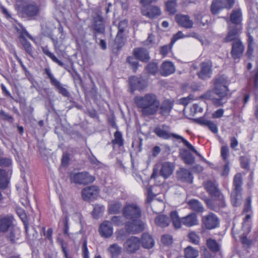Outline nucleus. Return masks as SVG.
<instances>
[{
  "label": "nucleus",
  "instance_id": "nucleus-1",
  "mask_svg": "<svg viewBox=\"0 0 258 258\" xmlns=\"http://www.w3.org/2000/svg\"><path fill=\"white\" fill-rule=\"evenodd\" d=\"M134 102L142 115L144 117L155 115L159 110L160 101L154 93H149L144 96H136L134 98Z\"/></svg>",
  "mask_w": 258,
  "mask_h": 258
},
{
  "label": "nucleus",
  "instance_id": "nucleus-2",
  "mask_svg": "<svg viewBox=\"0 0 258 258\" xmlns=\"http://www.w3.org/2000/svg\"><path fill=\"white\" fill-rule=\"evenodd\" d=\"M170 131V127L169 125L162 124L161 126L156 127L154 130L153 132L158 137L164 140H168L171 138H174L177 140H180L181 141L187 148L192 151L197 156H201L200 154L195 149L194 147L191 145L187 140L177 134L171 133Z\"/></svg>",
  "mask_w": 258,
  "mask_h": 258
},
{
  "label": "nucleus",
  "instance_id": "nucleus-3",
  "mask_svg": "<svg viewBox=\"0 0 258 258\" xmlns=\"http://www.w3.org/2000/svg\"><path fill=\"white\" fill-rule=\"evenodd\" d=\"M234 189L231 194V201L232 204L234 207L240 205L241 203V185L242 184V178L240 174H236L233 181Z\"/></svg>",
  "mask_w": 258,
  "mask_h": 258
},
{
  "label": "nucleus",
  "instance_id": "nucleus-4",
  "mask_svg": "<svg viewBox=\"0 0 258 258\" xmlns=\"http://www.w3.org/2000/svg\"><path fill=\"white\" fill-rule=\"evenodd\" d=\"M91 28L93 31L94 37L97 34H103L105 31V25L103 17L101 13H96L92 16Z\"/></svg>",
  "mask_w": 258,
  "mask_h": 258
},
{
  "label": "nucleus",
  "instance_id": "nucleus-5",
  "mask_svg": "<svg viewBox=\"0 0 258 258\" xmlns=\"http://www.w3.org/2000/svg\"><path fill=\"white\" fill-rule=\"evenodd\" d=\"M142 211L140 207L136 204L126 205L122 209L123 216L127 220L140 219Z\"/></svg>",
  "mask_w": 258,
  "mask_h": 258
},
{
  "label": "nucleus",
  "instance_id": "nucleus-6",
  "mask_svg": "<svg viewBox=\"0 0 258 258\" xmlns=\"http://www.w3.org/2000/svg\"><path fill=\"white\" fill-rule=\"evenodd\" d=\"M71 182L78 184H88L92 183L95 177L87 172H82L77 173H72L70 176Z\"/></svg>",
  "mask_w": 258,
  "mask_h": 258
},
{
  "label": "nucleus",
  "instance_id": "nucleus-7",
  "mask_svg": "<svg viewBox=\"0 0 258 258\" xmlns=\"http://www.w3.org/2000/svg\"><path fill=\"white\" fill-rule=\"evenodd\" d=\"M44 72L47 76V78L50 80V83L53 86L55 89L58 92V93L61 94L63 96L68 97L70 95V94L68 90L65 88L58 81L51 73V70L49 68H45Z\"/></svg>",
  "mask_w": 258,
  "mask_h": 258
},
{
  "label": "nucleus",
  "instance_id": "nucleus-8",
  "mask_svg": "<svg viewBox=\"0 0 258 258\" xmlns=\"http://www.w3.org/2000/svg\"><path fill=\"white\" fill-rule=\"evenodd\" d=\"M234 3L235 0H213L210 7L211 13L216 15L223 9H230Z\"/></svg>",
  "mask_w": 258,
  "mask_h": 258
},
{
  "label": "nucleus",
  "instance_id": "nucleus-9",
  "mask_svg": "<svg viewBox=\"0 0 258 258\" xmlns=\"http://www.w3.org/2000/svg\"><path fill=\"white\" fill-rule=\"evenodd\" d=\"M215 198L216 199V200L213 201L211 199L207 197H205L202 198V200L205 202L207 207L209 209L216 212H218L221 208H225L226 204L224 197Z\"/></svg>",
  "mask_w": 258,
  "mask_h": 258
},
{
  "label": "nucleus",
  "instance_id": "nucleus-10",
  "mask_svg": "<svg viewBox=\"0 0 258 258\" xmlns=\"http://www.w3.org/2000/svg\"><path fill=\"white\" fill-rule=\"evenodd\" d=\"M200 70L197 74L203 80H207L211 77L213 63L211 60H207L200 63Z\"/></svg>",
  "mask_w": 258,
  "mask_h": 258
},
{
  "label": "nucleus",
  "instance_id": "nucleus-11",
  "mask_svg": "<svg viewBox=\"0 0 258 258\" xmlns=\"http://www.w3.org/2000/svg\"><path fill=\"white\" fill-rule=\"evenodd\" d=\"M39 7L34 2L24 5L22 9L23 15L31 19H34L39 15Z\"/></svg>",
  "mask_w": 258,
  "mask_h": 258
},
{
  "label": "nucleus",
  "instance_id": "nucleus-12",
  "mask_svg": "<svg viewBox=\"0 0 258 258\" xmlns=\"http://www.w3.org/2000/svg\"><path fill=\"white\" fill-rule=\"evenodd\" d=\"M202 221L204 226L207 229H214L218 227L219 225V218L215 214L212 212L203 217Z\"/></svg>",
  "mask_w": 258,
  "mask_h": 258
},
{
  "label": "nucleus",
  "instance_id": "nucleus-13",
  "mask_svg": "<svg viewBox=\"0 0 258 258\" xmlns=\"http://www.w3.org/2000/svg\"><path fill=\"white\" fill-rule=\"evenodd\" d=\"M204 186L209 194L214 198L224 197L221 192L218 184L215 181L208 180L203 183Z\"/></svg>",
  "mask_w": 258,
  "mask_h": 258
},
{
  "label": "nucleus",
  "instance_id": "nucleus-14",
  "mask_svg": "<svg viewBox=\"0 0 258 258\" xmlns=\"http://www.w3.org/2000/svg\"><path fill=\"white\" fill-rule=\"evenodd\" d=\"M213 91L214 94L219 97L218 98L214 99V104L217 106H222L226 101H224V100L228 94L229 89L228 87H214Z\"/></svg>",
  "mask_w": 258,
  "mask_h": 258
},
{
  "label": "nucleus",
  "instance_id": "nucleus-15",
  "mask_svg": "<svg viewBox=\"0 0 258 258\" xmlns=\"http://www.w3.org/2000/svg\"><path fill=\"white\" fill-rule=\"evenodd\" d=\"M125 228L126 232L135 234L142 231L144 229V226L140 219H137L127 222Z\"/></svg>",
  "mask_w": 258,
  "mask_h": 258
},
{
  "label": "nucleus",
  "instance_id": "nucleus-16",
  "mask_svg": "<svg viewBox=\"0 0 258 258\" xmlns=\"http://www.w3.org/2000/svg\"><path fill=\"white\" fill-rule=\"evenodd\" d=\"M242 27L239 26H234L228 25V32L226 36L224 39L225 42H229L231 41H235L236 40H240L239 35L241 33Z\"/></svg>",
  "mask_w": 258,
  "mask_h": 258
},
{
  "label": "nucleus",
  "instance_id": "nucleus-17",
  "mask_svg": "<svg viewBox=\"0 0 258 258\" xmlns=\"http://www.w3.org/2000/svg\"><path fill=\"white\" fill-rule=\"evenodd\" d=\"M25 36L32 39L31 36L25 30H22L20 32V35L19 36V40L26 52L32 56L33 53V47L30 43L25 38Z\"/></svg>",
  "mask_w": 258,
  "mask_h": 258
},
{
  "label": "nucleus",
  "instance_id": "nucleus-18",
  "mask_svg": "<svg viewBox=\"0 0 258 258\" xmlns=\"http://www.w3.org/2000/svg\"><path fill=\"white\" fill-rule=\"evenodd\" d=\"M14 217L12 215H4L0 216V232L6 233L13 227Z\"/></svg>",
  "mask_w": 258,
  "mask_h": 258
},
{
  "label": "nucleus",
  "instance_id": "nucleus-19",
  "mask_svg": "<svg viewBox=\"0 0 258 258\" xmlns=\"http://www.w3.org/2000/svg\"><path fill=\"white\" fill-rule=\"evenodd\" d=\"M99 188L97 186L92 185L84 188L82 190V198L85 201L95 199L98 196Z\"/></svg>",
  "mask_w": 258,
  "mask_h": 258
},
{
  "label": "nucleus",
  "instance_id": "nucleus-20",
  "mask_svg": "<svg viewBox=\"0 0 258 258\" xmlns=\"http://www.w3.org/2000/svg\"><path fill=\"white\" fill-rule=\"evenodd\" d=\"M244 50V46L241 40H236V41L233 42L231 50L232 58L235 60L239 59L242 56Z\"/></svg>",
  "mask_w": 258,
  "mask_h": 258
},
{
  "label": "nucleus",
  "instance_id": "nucleus-21",
  "mask_svg": "<svg viewBox=\"0 0 258 258\" xmlns=\"http://www.w3.org/2000/svg\"><path fill=\"white\" fill-rule=\"evenodd\" d=\"M140 239L137 237L132 236L124 243V247L129 253H133L138 250L140 247Z\"/></svg>",
  "mask_w": 258,
  "mask_h": 258
},
{
  "label": "nucleus",
  "instance_id": "nucleus-22",
  "mask_svg": "<svg viewBox=\"0 0 258 258\" xmlns=\"http://www.w3.org/2000/svg\"><path fill=\"white\" fill-rule=\"evenodd\" d=\"M133 55L143 62H148L151 58L149 51L144 47L135 48L133 50Z\"/></svg>",
  "mask_w": 258,
  "mask_h": 258
},
{
  "label": "nucleus",
  "instance_id": "nucleus-23",
  "mask_svg": "<svg viewBox=\"0 0 258 258\" xmlns=\"http://www.w3.org/2000/svg\"><path fill=\"white\" fill-rule=\"evenodd\" d=\"M225 19L228 25L242 27V13L239 9L232 11L229 20L226 18Z\"/></svg>",
  "mask_w": 258,
  "mask_h": 258
},
{
  "label": "nucleus",
  "instance_id": "nucleus-24",
  "mask_svg": "<svg viewBox=\"0 0 258 258\" xmlns=\"http://www.w3.org/2000/svg\"><path fill=\"white\" fill-rule=\"evenodd\" d=\"M131 92L133 93L136 90H142L146 88V85L144 80L136 77L130 78Z\"/></svg>",
  "mask_w": 258,
  "mask_h": 258
},
{
  "label": "nucleus",
  "instance_id": "nucleus-25",
  "mask_svg": "<svg viewBox=\"0 0 258 258\" xmlns=\"http://www.w3.org/2000/svg\"><path fill=\"white\" fill-rule=\"evenodd\" d=\"M176 177L178 180L182 182L192 183L193 176L191 173L184 168H180L176 172Z\"/></svg>",
  "mask_w": 258,
  "mask_h": 258
},
{
  "label": "nucleus",
  "instance_id": "nucleus-26",
  "mask_svg": "<svg viewBox=\"0 0 258 258\" xmlns=\"http://www.w3.org/2000/svg\"><path fill=\"white\" fill-rule=\"evenodd\" d=\"M6 238L11 244H15L20 237V230L15 226L7 232Z\"/></svg>",
  "mask_w": 258,
  "mask_h": 258
},
{
  "label": "nucleus",
  "instance_id": "nucleus-27",
  "mask_svg": "<svg viewBox=\"0 0 258 258\" xmlns=\"http://www.w3.org/2000/svg\"><path fill=\"white\" fill-rule=\"evenodd\" d=\"M99 233L100 235L105 238L110 237L113 233V228L111 222L109 221H105L100 226Z\"/></svg>",
  "mask_w": 258,
  "mask_h": 258
},
{
  "label": "nucleus",
  "instance_id": "nucleus-28",
  "mask_svg": "<svg viewBox=\"0 0 258 258\" xmlns=\"http://www.w3.org/2000/svg\"><path fill=\"white\" fill-rule=\"evenodd\" d=\"M42 52L48 57H49L51 60L57 63L59 66L63 67L64 69L68 71L70 73L72 72L69 69V66L68 65H66L62 61L59 60L55 55L54 54L51 52L47 46H42L41 47Z\"/></svg>",
  "mask_w": 258,
  "mask_h": 258
},
{
  "label": "nucleus",
  "instance_id": "nucleus-29",
  "mask_svg": "<svg viewBox=\"0 0 258 258\" xmlns=\"http://www.w3.org/2000/svg\"><path fill=\"white\" fill-rule=\"evenodd\" d=\"M182 224L187 227H191L198 224L197 216L195 213H190L182 217Z\"/></svg>",
  "mask_w": 258,
  "mask_h": 258
},
{
  "label": "nucleus",
  "instance_id": "nucleus-30",
  "mask_svg": "<svg viewBox=\"0 0 258 258\" xmlns=\"http://www.w3.org/2000/svg\"><path fill=\"white\" fill-rule=\"evenodd\" d=\"M142 13L144 16L153 19L157 18L161 15V11L159 7L152 6L146 10H142Z\"/></svg>",
  "mask_w": 258,
  "mask_h": 258
},
{
  "label": "nucleus",
  "instance_id": "nucleus-31",
  "mask_svg": "<svg viewBox=\"0 0 258 258\" xmlns=\"http://www.w3.org/2000/svg\"><path fill=\"white\" fill-rule=\"evenodd\" d=\"M176 20L179 25L186 29L193 26L194 23L187 15H178L176 16Z\"/></svg>",
  "mask_w": 258,
  "mask_h": 258
},
{
  "label": "nucleus",
  "instance_id": "nucleus-32",
  "mask_svg": "<svg viewBox=\"0 0 258 258\" xmlns=\"http://www.w3.org/2000/svg\"><path fill=\"white\" fill-rule=\"evenodd\" d=\"M174 167L173 164L171 163H163L160 170V175L165 179L167 178L172 174Z\"/></svg>",
  "mask_w": 258,
  "mask_h": 258
},
{
  "label": "nucleus",
  "instance_id": "nucleus-33",
  "mask_svg": "<svg viewBox=\"0 0 258 258\" xmlns=\"http://www.w3.org/2000/svg\"><path fill=\"white\" fill-rule=\"evenodd\" d=\"M175 71L174 64L171 61H165L161 66L160 74L162 76H167L173 74Z\"/></svg>",
  "mask_w": 258,
  "mask_h": 258
},
{
  "label": "nucleus",
  "instance_id": "nucleus-34",
  "mask_svg": "<svg viewBox=\"0 0 258 258\" xmlns=\"http://www.w3.org/2000/svg\"><path fill=\"white\" fill-rule=\"evenodd\" d=\"M173 105V103L169 100H164L159 105L160 114L162 116L168 115L172 109Z\"/></svg>",
  "mask_w": 258,
  "mask_h": 258
},
{
  "label": "nucleus",
  "instance_id": "nucleus-35",
  "mask_svg": "<svg viewBox=\"0 0 258 258\" xmlns=\"http://www.w3.org/2000/svg\"><path fill=\"white\" fill-rule=\"evenodd\" d=\"M189 209L197 213H202L204 211V207L202 203L196 199H191L187 202Z\"/></svg>",
  "mask_w": 258,
  "mask_h": 258
},
{
  "label": "nucleus",
  "instance_id": "nucleus-36",
  "mask_svg": "<svg viewBox=\"0 0 258 258\" xmlns=\"http://www.w3.org/2000/svg\"><path fill=\"white\" fill-rule=\"evenodd\" d=\"M170 221H172L173 227L176 229L181 228L182 224V218H180L176 211H171L170 213Z\"/></svg>",
  "mask_w": 258,
  "mask_h": 258
},
{
  "label": "nucleus",
  "instance_id": "nucleus-37",
  "mask_svg": "<svg viewBox=\"0 0 258 258\" xmlns=\"http://www.w3.org/2000/svg\"><path fill=\"white\" fill-rule=\"evenodd\" d=\"M142 244L143 247L150 249L154 246V241L151 235L147 233H144L142 236Z\"/></svg>",
  "mask_w": 258,
  "mask_h": 258
},
{
  "label": "nucleus",
  "instance_id": "nucleus-38",
  "mask_svg": "<svg viewBox=\"0 0 258 258\" xmlns=\"http://www.w3.org/2000/svg\"><path fill=\"white\" fill-rule=\"evenodd\" d=\"M156 224L161 227H167L170 223V219L166 215H160L155 219Z\"/></svg>",
  "mask_w": 258,
  "mask_h": 258
},
{
  "label": "nucleus",
  "instance_id": "nucleus-39",
  "mask_svg": "<svg viewBox=\"0 0 258 258\" xmlns=\"http://www.w3.org/2000/svg\"><path fill=\"white\" fill-rule=\"evenodd\" d=\"M25 231L27 240L30 244H33L35 241L38 237V233L34 228H32L31 230H29L27 225H25Z\"/></svg>",
  "mask_w": 258,
  "mask_h": 258
},
{
  "label": "nucleus",
  "instance_id": "nucleus-40",
  "mask_svg": "<svg viewBox=\"0 0 258 258\" xmlns=\"http://www.w3.org/2000/svg\"><path fill=\"white\" fill-rule=\"evenodd\" d=\"M9 183L7 172L5 170L0 169V188L3 190L6 189Z\"/></svg>",
  "mask_w": 258,
  "mask_h": 258
},
{
  "label": "nucleus",
  "instance_id": "nucleus-41",
  "mask_svg": "<svg viewBox=\"0 0 258 258\" xmlns=\"http://www.w3.org/2000/svg\"><path fill=\"white\" fill-rule=\"evenodd\" d=\"M111 258H117L121 253V247L117 244H111L107 249Z\"/></svg>",
  "mask_w": 258,
  "mask_h": 258
},
{
  "label": "nucleus",
  "instance_id": "nucleus-42",
  "mask_svg": "<svg viewBox=\"0 0 258 258\" xmlns=\"http://www.w3.org/2000/svg\"><path fill=\"white\" fill-rule=\"evenodd\" d=\"M214 87H227L229 81L227 77L225 75L217 76L214 80Z\"/></svg>",
  "mask_w": 258,
  "mask_h": 258
},
{
  "label": "nucleus",
  "instance_id": "nucleus-43",
  "mask_svg": "<svg viewBox=\"0 0 258 258\" xmlns=\"http://www.w3.org/2000/svg\"><path fill=\"white\" fill-rule=\"evenodd\" d=\"M122 204L120 202L115 201L110 203L108 205V212L111 214L119 213L121 209Z\"/></svg>",
  "mask_w": 258,
  "mask_h": 258
},
{
  "label": "nucleus",
  "instance_id": "nucleus-44",
  "mask_svg": "<svg viewBox=\"0 0 258 258\" xmlns=\"http://www.w3.org/2000/svg\"><path fill=\"white\" fill-rule=\"evenodd\" d=\"M206 244L208 248L213 253H217L220 250V245L216 240L209 238L207 240Z\"/></svg>",
  "mask_w": 258,
  "mask_h": 258
},
{
  "label": "nucleus",
  "instance_id": "nucleus-45",
  "mask_svg": "<svg viewBox=\"0 0 258 258\" xmlns=\"http://www.w3.org/2000/svg\"><path fill=\"white\" fill-rule=\"evenodd\" d=\"M185 258H197L199 256V250L191 246H188L184 249Z\"/></svg>",
  "mask_w": 258,
  "mask_h": 258
},
{
  "label": "nucleus",
  "instance_id": "nucleus-46",
  "mask_svg": "<svg viewBox=\"0 0 258 258\" xmlns=\"http://www.w3.org/2000/svg\"><path fill=\"white\" fill-rule=\"evenodd\" d=\"M123 142L121 133L118 131H116L114 134V139L111 141V144L113 146L116 145L118 147H120L123 146Z\"/></svg>",
  "mask_w": 258,
  "mask_h": 258
},
{
  "label": "nucleus",
  "instance_id": "nucleus-47",
  "mask_svg": "<svg viewBox=\"0 0 258 258\" xmlns=\"http://www.w3.org/2000/svg\"><path fill=\"white\" fill-rule=\"evenodd\" d=\"M181 158L184 162L187 165H192L194 163L195 158L194 156L187 150H184L181 154Z\"/></svg>",
  "mask_w": 258,
  "mask_h": 258
},
{
  "label": "nucleus",
  "instance_id": "nucleus-48",
  "mask_svg": "<svg viewBox=\"0 0 258 258\" xmlns=\"http://www.w3.org/2000/svg\"><path fill=\"white\" fill-rule=\"evenodd\" d=\"M125 34L117 33L114 40V46H115L117 50H119L122 48L125 44Z\"/></svg>",
  "mask_w": 258,
  "mask_h": 258
},
{
  "label": "nucleus",
  "instance_id": "nucleus-49",
  "mask_svg": "<svg viewBox=\"0 0 258 258\" xmlns=\"http://www.w3.org/2000/svg\"><path fill=\"white\" fill-rule=\"evenodd\" d=\"M145 70L148 74L155 75L158 71V63L156 62H150L146 66Z\"/></svg>",
  "mask_w": 258,
  "mask_h": 258
},
{
  "label": "nucleus",
  "instance_id": "nucleus-50",
  "mask_svg": "<svg viewBox=\"0 0 258 258\" xmlns=\"http://www.w3.org/2000/svg\"><path fill=\"white\" fill-rule=\"evenodd\" d=\"M134 56H128L126 58V62L130 64V67L134 73L136 72L139 66V62Z\"/></svg>",
  "mask_w": 258,
  "mask_h": 258
},
{
  "label": "nucleus",
  "instance_id": "nucleus-51",
  "mask_svg": "<svg viewBox=\"0 0 258 258\" xmlns=\"http://www.w3.org/2000/svg\"><path fill=\"white\" fill-rule=\"evenodd\" d=\"M176 2L175 1H169L166 3V9L170 14H174L176 12Z\"/></svg>",
  "mask_w": 258,
  "mask_h": 258
},
{
  "label": "nucleus",
  "instance_id": "nucleus-52",
  "mask_svg": "<svg viewBox=\"0 0 258 258\" xmlns=\"http://www.w3.org/2000/svg\"><path fill=\"white\" fill-rule=\"evenodd\" d=\"M104 207L99 205H95L92 212L93 217L94 218H98L103 212Z\"/></svg>",
  "mask_w": 258,
  "mask_h": 258
},
{
  "label": "nucleus",
  "instance_id": "nucleus-53",
  "mask_svg": "<svg viewBox=\"0 0 258 258\" xmlns=\"http://www.w3.org/2000/svg\"><path fill=\"white\" fill-rule=\"evenodd\" d=\"M61 209L63 213V216H68L69 217V213L74 212L75 211L74 206L72 204H68L66 205H62Z\"/></svg>",
  "mask_w": 258,
  "mask_h": 258
},
{
  "label": "nucleus",
  "instance_id": "nucleus-54",
  "mask_svg": "<svg viewBox=\"0 0 258 258\" xmlns=\"http://www.w3.org/2000/svg\"><path fill=\"white\" fill-rule=\"evenodd\" d=\"M187 237L190 242L195 244H199L200 242V237L194 231L189 232L188 234Z\"/></svg>",
  "mask_w": 258,
  "mask_h": 258
},
{
  "label": "nucleus",
  "instance_id": "nucleus-55",
  "mask_svg": "<svg viewBox=\"0 0 258 258\" xmlns=\"http://www.w3.org/2000/svg\"><path fill=\"white\" fill-rule=\"evenodd\" d=\"M229 156V149L227 146H222L221 147V156L225 161H229L228 158Z\"/></svg>",
  "mask_w": 258,
  "mask_h": 258
},
{
  "label": "nucleus",
  "instance_id": "nucleus-56",
  "mask_svg": "<svg viewBox=\"0 0 258 258\" xmlns=\"http://www.w3.org/2000/svg\"><path fill=\"white\" fill-rule=\"evenodd\" d=\"M69 218L68 216H64L62 219V222L63 225V232L65 236H69Z\"/></svg>",
  "mask_w": 258,
  "mask_h": 258
},
{
  "label": "nucleus",
  "instance_id": "nucleus-57",
  "mask_svg": "<svg viewBox=\"0 0 258 258\" xmlns=\"http://www.w3.org/2000/svg\"><path fill=\"white\" fill-rule=\"evenodd\" d=\"M173 45V44H172L171 42H170L169 44L161 46L160 49V53L163 57L166 56L168 53L171 50Z\"/></svg>",
  "mask_w": 258,
  "mask_h": 258
},
{
  "label": "nucleus",
  "instance_id": "nucleus-58",
  "mask_svg": "<svg viewBox=\"0 0 258 258\" xmlns=\"http://www.w3.org/2000/svg\"><path fill=\"white\" fill-rule=\"evenodd\" d=\"M128 25V21L126 20H123L120 21L118 25V33L124 34L125 30Z\"/></svg>",
  "mask_w": 258,
  "mask_h": 258
},
{
  "label": "nucleus",
  "instance_id": "nucleus-59",
  "mask_svg": "<svg viewBox=\"0 0 258 258\" xmlns=\"http://www.w3.org/2000/svg\"><path fill=\"white\" fill-rule=\"evenodd\" d=\"M112 224L115 226H121L123 224V218L121 216H114L111 219V221H109Z\"/></svg>",
  "mask_w": 258,
  "mask_h": 258
},
{
  "label": "nucleus",
  "instance_id": "nucleus-60",
  "mask_svg": "<svg viewBox=\"0 0 258 258\" xmlns=\"http://www.w3.org/2000/svg\"><path fill=\"white\" fill-rule=\"evenodd\" d=\"M143 139L141 138H137L135 139L132 143V147L135 149H137L138 151L141 152L142 150Z\"/></svg>",
  "mask_w": 258,
  "mask_h": 258
},
{
  "label": "nucleus",
  "instance_id": "nucleus-61",
  "mask_svg": "<svg viewBox=\"0 0 258 258\" xmlns=\"http://www.w3.org/2000/svg\"><path fill=\"white\" fill-rule=\"evenodd\" d=\"M251 196H249L246 200L244 204V208L243 210V213H248L251 211Z\"/></svg>",
  "mask_w": 258,
  "mask_h": 258
},
{
  "label": "nucleus",
  "instance_id": "nucleus-62",
  "mask_svg": "<svg viewBox=\"0 0 258 258\" xmlns=\"http://www.w3.org/2000/svg\"><path fill=\"white\" fill-rule=\"evenodd\" d=\"M186 88L187 89L195 92L200 90L201 86L196 82H192L187 84L186 85Z\"/></svg>",
  "mask_w": 258,
  "mask_h": 258
},
{
  "label": "nucleus",
  "instance_id": "nucleus-63",
  "mask_svg": "<svg viewBox=\"0 0 258 258\" xmlns=\"http://www.w3.org/2000/svg\"><path fill=\"white\" fill-rule=\"evenodd\" d=\"M12 164V160L9 158L0 157V166L8 167Z\"/></svg>",
  "mask_w": 258,
  "mask_h": 258
},
{
  "label": "nucleus",
  "instance_id": "nucleus-64",
  "mask_svg": "<svg viewBox=\"0 0 258 258\" xmlns=\"http://www.w3.org/2000/svg\"><path fill=\"white\" fill-rule=\"evenodd\" d=\"M240 242L242 244L247 247H249L252 244V241L246 237V235L244 234L240 237Z\"/></svg>",
  "mask_w": 258,
  "mask_h": 258
}]
</instances>
